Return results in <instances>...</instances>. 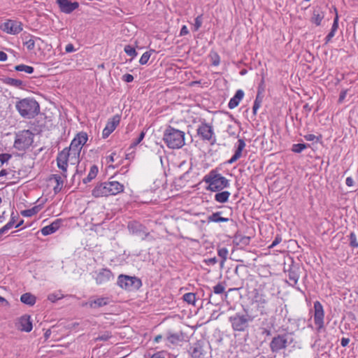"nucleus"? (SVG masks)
Returning a JSON list of instances; mask_svg holds the SVG:
<instances>
[{
  "instance_id": "nucleus-48",
  "label": "nucleus",
  "mask_w": 358,
  "mask_h": 358,
  "mask_svg": "<svg viewBox=\"0 0 358 358\" xmlns=\"http://www.w3.org/2000/svg\"><path fill=\"white\" fill-rule=\"evenodd\" d=\"M334 12L336 13V16L334 19V22H333V24H332V27H331V29L332 30H334V31H337L338 28V10H337V8L334 6Z\"/></svg>"
},
{
  "instance_id": "nucleus-40",
  "label": "nucleus",
  "mask_w": 358,
  "mask_h": 358,
  "mask_svg": "<svg viewBox=\"0 0 358 358\" xmlns=\"http://www.w3.org/2000/svg\"><path fill=\"white\" fill-rule=\"evenodd\" d=\"M217 254H218L219 257H220L222 258V261L220 262V266H221V267H222L225 261L227 260V258L228 250L226 248H220L217 250Z\"/></svg>"
},
{
  "instance_id": "nucleus-46",
  "label": "nucleus",
  "mask_w": 358,
  "mask_h": 358,
  "mask_svg": "<svg viewBox=\"0 0 358 358\" xmlns=\"http://www.w3.org/2000/svg\"><path fill=\"white\" fill-rule=\"evenodd\" d=\"M350 245L352 248L358 247V241L354 232H351L350 234Z\"/></svg>"
},
{
  "instance_id": "nucleus-1",
  "label": "nucleus",
  "mask_w": 358,
  "mask_h": 358,
  "mask_svg": "<svg viewBox=\"0 0 358 358\" xmlns=\"http://www.w3.org/2000/svg\"><path fill=\"white\" fill-rule=\"evenodd\" d=\"M203 181L208 185L206 189L210 192H220L230 185L229 180L216 169L211 170L206 175Z\"/></svg>"
},
{
  "instance_id": "nucleus-4",
  "label": "nucleus",
  "mask_w": 358,
  "mask_h": 358,
  "mask_svg": "<svg viewBox=\"0 0 358 358\" xmlns=\"http://www.w3.org/2000/svg\"><path fill=\"white\" fill-rule=\"evenodd\" d=\"M244 311L245 313H236L229 317L231 328L235 331H245L255 319V316L249 315L246 309Z\"/></svg>"
},
{
  "instance_id": "nucleus-44",
  "label": "nucleus",
  "mask_w": 358,
  "mask_h": 358,
  "mask_svg": "<svg viewBox=\"0 0 358 358\" xmlns=\"http://www.w3.org/2000/svg\"><path fill=\"white\" fill-rule=\"evenodd\" d=\"M111 337H112L111 332L105 331L103 334H100L97 338H96V341H107Z\"/></svg>"
},
{
  "instance_id": "nucleus-60",
  "label": "nucleus",
  "mask_w": 358,
  "mask_h": 358,
  "mask_svg": "<svg viewBox=\"0 0 358 358\" xmlns=\"http://www.w3.org/2000/svg\"><path fill=\"white\" fill-rule=\"evenodd\" d=\"M217 260L216 257L209 258V259L204 260V262L208 266L214 265L217 263Z\"/></svg>"
},
{
  "instance_id": "nucleus-59",
  "label": "nucleus",
  "mask_w": 358,
  "mask_h": 358,
  "mask_svg": "<svg viewBox=\"0 0 358 358\" xmlns=\"http://www.w3.org/2000/svg\"><path fill=\"white\" fill-rule=\"evenodd\" d=\"M335 33H336V31L331 29V31H329V33L327 34V36L325 38L326 43H329L331 40V38L334 36Z\"/></svg>"
},
{
  "instance_id": "nucleus-63",
  "label": "nucleus",
  "mask_w": 358,
  "mask_h": 358,
  "mask_svg": "<svg viewBox=\"0 0 358 358\" xmlns=\"http://www.w3.org/2000/svg\"><path fill=\"white\" fill-rule=\"evenodd\" d=\"M65 51L66 52H72L75 51L73 45L71 43L67 44L65 48Z\"/></svg>"
},
{
  "instance_id": "nucleus-21",
  "label": "nucleus",
  "mask_w": 358,
  "mask_h": 358,
  "mask_svg": "<svg viewBox=\"0 0 358 358\" xmlns=\"http://www.w3.org/2000/svg\"><path fill=\"white\" fill-rule=\"evenodd\" d=\"M109 303V299L108 297H99L96 299H90L86 302L85 306H89L93 309H97L101 307L105 306Z\"/></svg>"
},
{
  "instance_id": "nucleus-23",
  "label": "nucleus",
  "mask_w": 358,
  "mask_h": 358,
  "mask_svg": "<svg viewBox=\"0 0 358 358\" xmlns=\"http://www.w3.org/2000/svg\"><path fill=\"white\" fill-rule=\"evenodd\" d=\"M245 142L244 139L239 138L238 140V145H237L235 153L231 157V159L227 161V163L229 164H231L234 163L235 162H236L241 157L242 152H243V149L245 148Z\"/></svg>"
},
{
  "instance_id": "nucleus-7",
  "label": "nucleus",
  "mask_w": 358,
  "mask_h": 358,
  "mask_svg": "<svg viewBox=\"0 0 358 358\" xmlns=\"http://www.w3.org/2000/svg\"><path fill=\"white\" fill-rule=\"evenodd\" d=\"M87 138V134L82 131L78 133L72 140L68 150L73 156L74 161H78L83 145L86 143Z\"/></svg>"
},
{
  "instance_id": "nucleus-12",
  "label": "nucleus",
  "mask_w": 358,
  "mask_h": 358,
  "mask_svg": "<svg viewBox=\"0 0 358 358\" xmlns=\"http://www.w3.org/2000/svg\"><path fill=\"white\" fill-rule=\"evenodd\" d=\"M127 227L131 234L139 236L142 240H145L149 235L146 227L137 221L129 222Z\"/></svg>"
},
{
  "instance_id": "nucleus-11",
  "label": "nucleus",
  "mask_w": 358,
  "mask_h": 358,
  "mask_svg": "<svg viewBox=\"0 0 358 358\" xmlns=\"http://www.w3.org/2000/svg\"><path fill=\"white\" fill-rule=\"evenodd\" d=\"M188 352L192 358H204L207 354V345L203 341H198L190 346Z\"/></svg>"
},
{
  "instance_id": "nucleus-38",
  "label": "nucleus",
  "mask_w": 358,
  "mask_h": 358,
  "mask_svg": "<svg viewBox=\"0 0 358 358\" xmlns=\"http://www.w3.org/2000/svg\"><path fill=\"white\" fill-rule=\"evenodd\" d=\"M182 299L184 300V301L187 302L188 304L195 306L196 294L192 292L186 293L182 296Z\"/></svg>"
},
{
  "instance_id": "nucleus-37",
  "label": "nucleus",
  "mask_w": 358,
  "mask_h": 358,
  "mask_svg": "<svg viewBox=\"0 0 358 358\" xmlns=\"http://www.w3.org/2000/svg\"><path fill=\"white\" fill-rule=\"evenodd\" d=\"M14 69L17 71H24L29 74H31L34 71V67L25 64H19L15 66Z\"/></svg>"
},
{
  "instance_id": "nucleus-25",
  "label": "nucleus",
  "mask_w": 358,
  "mask_h": 358,
  "mask_svg": "<svg viewBox=\"0 0 358 358\" xmlns=\"http://www.w3.org/2000/svg\"><path fill=\"white\" fill-rule=\"evenodd\" d=\"M324 17V12L322 11L320 8H316L313 12L310 22L315 24L316 26H320Z\"/></svg>"
},
{
  "instance_id": "nucleus-24",
  "label": "nucleus",
  "mask_w": 358,
  "mask_h": 358,
  "mask_svg": "<svg viewBox=\"0 0 358 358\" xmlns=\"http://www.w3.org/2000/svg\"><path fill=\"white\" fill-rule=\"evenodd\" d=\"M108 188L110 192V195H116L124 191V187L122 184L117 181L107 182Z\"/></svg>"
},
{
  "instance_id": "nucleus-50",
  "label": "nucleus",
  "mask_w": 358,
  "mask_h": 358,
  "mask_svg": "<svg viewBox=\"0 0 358 358\" xmlns=\"http://www.w3.org/2000/svg\"><path fill=\"white\" fill-rule=\"evenodd\" d=\"M282 241V237L280 235L278 234L274 240L273 241L272 243L268 246V249L273 248L277 245H278Z\"/></svg>"
},
{
  "instance_id": "nucleus-9",
  "label": "nucleus",
  "mask_w": 358,
  "mask_h": 358,
  "mask_svg": "<svg viewBox=\"0 0 358 358\" xmlns=\"http://www.w3.org/2000/svg\"><path fill=\"white\" fill-rule=\"evenodd\" d=\"M197 135L203 141H209L211 145H213L216 141V137L214 134L213 127L206 123L202 122L196 129Z\"/></svg>"
},
{
  "instance_id": "nucleus-39",
  "label": "nucleus",
  "mask_w": 358,
  "mask_h": 358,
  "mask_svg": "<svg viewBox=\"0 0 358 358\" xmlns=\"http://www.w3.org/2000/svg\"><path fill=\"white\" fill-rule=\"evenodd\" d=\"M310 147L309 144L297 143L292 145V151L294 153H301L304 149Z\"/></svg>"
},
{
  "instance_id": "nucleus-64",
  "label": "nucleus",
  "mask_w": 358,
  "mask_h": 358,
  "mask_svg": "<svg viewBox=\"0 0 358 358\" xmlns=\"http://www.w3.org/2000/svg\"><path fill=\"white\" fill-rule=\"evenodd\" d=\"M189 33V30L186 25H183L180 29V35L185 36Z\"/></svg>"
},
{
  "instance_id": "nucleus-35",
  "label": "nucleus",
  "mask_w": 358,
  "mask_h": 358,
  "mask_svg": "<svg viewBox=\"0 0 358 358\" xmlns=\"http://www.w3.org/2000/svg\"><path fill=\"white\" fill-rule=\"evenodd\" d=\"M85 171V165L84 164H80L78 162L77 166H76V173L73 176L72 180L73 181L78 180V182H80V177L79 176H81L84 172Z\"/></svg>"
},
{
  "instance_id": "nucleus-14",
  "label": "nucleus",
  "mask_w": 358,
  "mask_h": 358,
  "mask_svg": "<svg viewBox=\"0 0 358 358\" xmlns=\"http://www.w3.org/2000/svg\"><path fill=\"white\" fill-rule=\"evenodd\" d=\"M314 322L315 325L317 327V330L320 331L324 327V313L322 303L316 301L314 302Z\"/></svg>"
},
{
  "instance_id": "nucleus-28",
  "label": "nucleus",
  "mask_w": 358,
  "mask_h": 358,
  "mask_svg": "<svg viewBox=\"0 0 358 358\" xmlns=\"http://www.w3.org/2000/svg\"><path fill=\"white\" fill-rule=\"evenodd\" d=\"M3 83L10 85L19 89H24L25 87V84L24 82L20 79H15L13 78L6 77L2 79Z\"/></svg>"
},
{
  "instance_id": "nucleus-41",
  "label": "nucleus",
  "mask_w": 358,
  "mask_h": 358,
  "mask_svg": "<svg viewBox=\"0 0 358 358\" xmlns=\"http://www.w3.org/2000/svg\"><path fill=\"white\" fill-rule=\"evenodd\" d=\"M57 166L63 171L62 176L66 177L68 161H57Z\"/></svg>"
},
{
  "instance_id": "nucleus-16",
  "label": "nucleus",
  "mask_w": 358,
  "mask_h": 358,
  "mask_svg": "<svg viewBox=\"0 0 358 358\" xmlns=\"http://www.w3.org/2000/svg\"><path fill=\"white\" fill-rule=\"evenodd\" d=\"M57 3L62 12L69 14L79 7L77 1L71 2L69 0H57Z\"/></svg>"
},
{
  "instance_id": "nucleus-19",
  "label": "nucleus",
  "mask_w": 358,
  "mask_h": 358,
  "mask_svg": "<svg viewBox=\"0 0 358 358\" xmlns=\"http://www.w3.org/2000/svg\"><path fill=\"white\" fill-rule=\"evenodd\" d=\"M299 267L295 265H292L288 271V277L290 281L293 282L292 284H290L292 286L294 287L295 289L302 293H304L299 287H296L299 279Z\"/></svg>"
},
{
  "instance_id": "nucleus-30",
  "label": "nucleus",
  "mask_w": 358,
  "mask_h": 358,
  "mask_svg": "<svg viewBox=\"0 0 358 358\" xmlns=\"http://www.w3.org/2000/svg\"><path fill=\"white\" fill-rule=\"evenodd\" d=\"M222 214V212L217 211L215 213H213L212 215H209L208 217V222H227L229 221V219L227 217H222L221 215Z\"/></svg>"
},
{
  "instance_id": "nucleus-2",
  "label": "nucleus",
  "mask_w": 358,
  "mask_h": 358,
  "mask_svg": "<svg viewBox=\"0 0 358 358\" xmlns=\"http://www.w3.org/2000/svg\"><path fill=\"white\" fill-rule=\"evenodd\" d=\"M15 107L20 115L27 119L34 118L40 112L38 103L31 98H25L17 101Z\"/></svg>"
},
{
  "instance_id": "nucleus-47",
  "label": "nucleus",
  "mask_w": 358,
  "mask_h": 358,
  "mask_svg": "<svg viewBox=\"0 0 358 358\" xmlns=\"http://www.w3.org/2000/svg\"><path fill=\"white\" fill-rule=\"evenodd\" d=\"M304 138L307 141H315L316 142H318L320 141V139L322 138V135H320V136H315L314 134H306L304 136Z\"/></svg>"
},
{
  "instance_id": "nucleus-32",
  "label": "nucleus",
  "mask_w": 358,
  "mask_h": 358,
  "mask_svg": "<svg viewBox=\"0 0 358 358\" xmlns=\"http://www.w3.org/2000/svg\"><path fill=\"white\" fill-rule=\"evenodd\" d=\"M216 192L217 193L215 194L214 199L217 202L224 203L228 201L231 195L229 192L222 190Z\"/></svg>"
},
{
  "instance_id": "nucleus-8",
  "label": "nucleus",
  "mask_w": 358,
  "mask_h": 358,
  "mask_svg": "<svg viewBox=\"0 0 358 358\" xmlns=\"http://www.w3.org/2000/svg\"><path fill=\"white\" fill-rule=\"evenodd\" d=\"M292 342V338H289L288 334H278L272 338L269 346L272 352H278L285 349Z\"/></svg>"
},
{
  "instance_id": "nucleus-61",
  "label": "nucleus",
  "mask_w": 358,
  "mask_h": 358,
  "mask_svg": "<svg viewBox=\"0 0 358 358\" xmlns=\"http://www.w3.org/2000/svg\"><path fill=\"white\" fill-rule=\"evenodd\" d=\"M261 104L262 103H259V101H254V104H253V107H252V113H253L254 115H255L257 114V111L261 106Z\"/></svg>"
},
{
  "instance_id": "nucleus-27",
  "label": "nucleus",
  "mask_w": 358,
  "mask_h": 358,
  "mask_svg": "<svg viewBox=\"0 0 358 358\" xmlns=\"http://www.w3.org/2000/svg\"><path fill=\"white\" fill-rule=\"evenodd\" d=\"M167 340L171 344H178L184 340V335L182 331L179 332H168Z\"/></svg>"
},
{
  "instance_id": "nucleus-3",
  "label": "nucleus",
  "mask_w": 358,
  "mask_h": 358,
  "mask_svg": "<svg viewBox=\"0 0 358 358\" xmlns=\"http://www.w3.org/2000/svg\"><path fill=\"white\" fill-rule=\"evenodd\" d=\"M163 140L171 149H179L185 145V133L169 126L164 132Z\"/></svg>"
},
{
  "instance_id": "nucleus-57",
  "label": "nucleus",
  "mask_w": 358,
  "mask_h": 358,
  "mask_svg": "<svg viewBox=\"0 0 358 358\" xmlns=\"http://www.w3.org/2000/svg\"><path fill=\"white\" fill-rule=\"evenodd\" d=\"M134 76L131 75V74H129V73H127V74H124L123 75L122 79L123 81L126 82V83H131L134 80Z\"/></svg>"
},
{
  "instance_id": "nucleus-62",
  "label": "nucleus",
  "mask_w": 358,
  "mask_h": 358,
  "mask_svg": "<svg viewBox=\"0 0 358 358\" xmlns=\"http://www.w3.org/2000/svg\"><path fill=\"white\" fill-rule=\"evenodd\" d=\"M150 358H165L164 357V352L161 351V352H157L155 354H153Z\"/></svg>"
},
{
  "instance_id": "nucleus-17",
  "label": "nucleus",
  "mask_w": 358,
  "mask_h": 358,
  "mask_svg": "<svg viewBox=\"0 0 358 358\" xmlns=\"http://www.w3.org/2000/svg\"><path fill=\"white\" fill-rule=\"evenodd\" d=\"M120 117L115 115L111 119L108 120L105 128L102 132V136L106 138L115 129L116 127L119 124Z\"/></svg>"
},
{
  "instance_id": "nucleus-20",
  "label": "nucleus",
  "mask_w": 358,
  "mask_h": 358,
  "mask_svg": "<svg viewBox=\"0 0 358 358\" xmlns=\"http://www.w3.org/2000/svg\"><path fill=\"white\" fill-rule=\"evenodd\" d=\"M17 328L20 331L30 332L33 328L31 317L28 315H24L20 317L19 319Z\"/></svg>"
},
{
  "instance_id": "nucleus-18",
  "label": "nucleus",
  "mask_w": 358,
  "mask_h": 358,
  "mask_svg": "<svg viewBox=\"0 0 358 358\" xmlns=\"http://www.w3.org/2000/svg\"><path fill=\"white\" fill-rule=\"evenodd\" d=\"M107 182L98 183L92 192V194L94 197H102L108 196L110 195V192L108 188Z\"/></svg>"
},
{
  "instance_id": "nucleus-22",
  "label": "nucleus",
  "mask_w": 358,
  "mask_h": 358,
  "mask_svg": "<svg viewBox=\"0 0 358 358\" xmlns=\"http://www.w3.org/2000/svg\"><path fill=\"white\" fill-rule=\"evenodd\" d=\"M62 222L60 219L55 220L50 224L43 227L41 229V234L43 236H48L56 232L59 229Z\"/></svg>"
},
{
  "instance_id": "nucleus-13",
  "label": "nucleus",
  "mask_w": 358,
  "mask_h": 358,
  "mask_svg": "<svg viewBox=\"0 0 358 358\" xmlns=\"http://www.w3.org/2000/svg\"><path fill=\"white\" fill-rule=\"evenodd\" d=\"M0 28L8 34H17L22 30V24L20 22L8 20L5 22Z\"/></svg>"
},
{
  "instance_id": "nucleus-55",
  "label": "nucleus",
  "mask_w": 358,
  "mask_h": 358,
  "mask_svg": "<svg viewBox=\"0 0 358 358\" xmlns=\"http://www.w3.org/2000/svg\"><path fill=\"white\" fill-rule=\"evenodd\" d=\"M12 227V224L8 222L5 226L0 229V236L4 234L7 231H8Z\"/></svg>"
},
{
  "instance_id": "nucleus-15",
  "label": "nucleus",
  "mask_w": 358,
  "mask_h": 358,
  "mask_svg": "<svg viewBox=\"0 0 358 358\" xmlns=\"http://www.w3.org/2000/svg\"><path fill=\"white\" fill-rule=\"evenodd\" d=\"M94 279L96 284L102 285L114 279V275L108 268H101L99 271L95 272Z\"/></svg>"
},
{
  "instance_id": "nucleus-33",
  "label": "nucleus",
  "mask_w": 358,
  "mask_h": 358,
  "mask_svg": "<svg viewBox=\"0 0 358 358\" xmlns=\"http://www.w3.org/2000/svg\"><path fill=\"white\" fill-rule=\"evenodd\" d=\"M20 301L22 303L31 306L35 304L36 298L31 293L27 292L21 296Z\"/></svg>"
},
{
  "instance_id": "nucleus-58",
  "label": "nucleus",
  "mask_w": 358,
  "mask_h": 358,
  "mask_svg": "<svg viewBox=\"0 0 358 358\" xmlns=\"http://www.w3.org/2000/svg\"><path fill=\"white\" fill-rule=\"evenodd\" d=\"M17 218H18V214L17 213H15L14 212H12L11 215H10V220L8 222L12 224V226L13 227V225L15 224Z\"/></svg>"
},
{
  "instance_id": "nucleus-51",
  "label": "nucleus",
  "mask_w": 358,
  "mask_h": 358,
  "mask_svg": "<svg viewBox=\"0 0 358 358\" xmlns=\"http://www.w3.org/2000/svg\"><path fill=\"white\" fill-rule=\"evenodd\" d=\"M11 157H12V155L8 153L0 154V162L3 164L5 162H7Z\"/></svg>"
},
{
  "instance_id": "nucleus-56",
  "label": "nucleus",
  "mask_w": 358,
  "mask_h": 358,
  "mask_svg": "<svg viewBox=\"0 0 358 358\" xmlns=\"http://www.w3.org/2000/svg\"><path fill=\"white\" fill-rule=\"evenodd\" d=\"M24 45L27 46V48L29 50H31L34 48L35 47V43H34V41L32 40V39H29L27 41H26L24 43Z\"/></svg>"
},
{
  "instance_id": "nucleus-43",
  "label": "nucleus",
  "mask_w": 358,
  "mask_h": 358,
  "mask_svg": "<svg viewBox=\"0 0 358 358\" xmlns=\"http://www.w3.org/2000/svg\"><path fill=\"white\" fill-rule=\"evenodd\" d=\"M152 52H154V50L147 51L143 54V55L141 56V57L140 58V60H139V63L141 65H145L148 63V62L151 56Z\"/></svg>"
},
{
  "instance_id": "nucleus-42",
  "label": "nucleus",
  "mask_w": 358,
  "mask_h": 358,
  "mask_svg": "<svg viewBox=\"0 0 358 358\" xmlns=\"http://www.w3.org/2000/svg\"><path fill=\"white\" fill-rule=\"evenodd\" d=\"M124 50L129 56H131L132 58H134L138 54L135 48L130 45H125Z\"/></svg>"
},
{
  "instance_id": "nucleus-26",
  "label": "nucleus",
  "mask_w": 358,
  "mask_h": 358,
  "mask_svg": "<svg viewBox=\"0 0 358 358\" xmlns=\"http://www.w3.org/2000/svg\"><path fill=\"white\" fill-rule=\"evenodd\" d=\"M244 96V92L242 90H238L235 95L229 100L228 106L230 109H233L238 106L241 100Z\"/></svg>"
},
{
  "instance_id": "nucleus-29",
  "label": "nucleus",
  "mask_w": 358,
  "mask_h": 358,
  "mask_svg": "<svg viewBox=\"0 0 358 358\" xmlns=\"http://www.w3.org/2000/svg\"><path fill=\"white\" fill-rule=\"evenodd\" d=\"M234 243L241 247L247 246L250 244V237L247 236H243L239 234H236L234 238Z\"/></svg>"
},
{
  "instance_id": "nucleus-54",
  "label": "nucleus",
  "mask_w": 358,
  "mask_h": 358,
  "mask_svg": "<svg viewBox=\"0 0 358 358\" xmlns=\"http://www.w3.org/2000/svg\"><path fill=\"white\" fill-rule=\"evenodd\" d=\"M62 296L61 294H50L48 295V299L49 301H50L52 302H55L57 300L62 299Z\"/></svg>"
},
{
  "instance_id": "nucleus-5",
  "label": "nucleus",
  "mask_w": 358,
  "mask_h": 358,
  "mask_svg": "<svg viewBox=\"0 0 358 358\" xmlns=\"http://www.w3.org/2000/svg\"><path fill=\"white\" fill-rule=\"evenodd\" d=\"M34 142V134L29 130L20 131L15 134L14 148L20 151L29 148Z\"/></svg>"
},
{
  "instance_id": "nucleus-45",
  "label": "nucleus",
  "mask_w": 358,
  "mask_h": 358,
  "mask_svg": "<svg viewBox=\"0 0 358 358\" xmlns=\"http://www.w3.org/2000/svg\"><path fill=\"white\" fill-rule=\"evenodd\" d=\"M145 135V132L144 131H142L138 137L131 144L130 148H135L137 145H138L144 138Z\"/></svg>"
},
{
  "instance_id": "nucleus-31",
  "label": "nucleus",
  "mask_w": 358,
  "mask_h": 358,
  "mask_svg": "<svg viewBox=\"0 0 358 358\" xmlns=\"http://www.w3.org/2000/svg\"><path fill=\"white\" fill-rule=\"evenodd\" d=\"M71 158L72 161V164H75L76 161H74L73 156L71 154V152L68 150V148H64L62 151L59 152L57 157V161H69V159Z\"/></svg>"
},
{
  "instance_id": "nucleus-36",
  "label": "nucleus",
  "mask_w": 358,
  "mask_h": 358,
  "mask_svg": "<svg viewBox=\"0 0 358 358\" xmlns=\"http://www.w3.org/2000/svg\"><path fill=\"white\" fill-rule=\"evenodd\" d=\"M40 209V206H36L31 208L21 211V215H23L24 217H31L38 213Z\"/></svg>"
},
{
  "instance_id": "nucleus-6",
  "label": "nucleus",
  "mask_w": 358,
  "mask_h": 358,
  "mask_svg": "<svg viewBox=\"0 0 358 358\" xmlns=\"http://www.w3.org/2000/svg\"><path fill=\"white\" fill-rule=\"evenodd\" d=\"M117 284L126 290H137L142 286V281L136 276L120 274L117 278Z\"/></svg>"
},
{
  "instance_id": "nucleus-49",
  "label": "nucleus",
  "mask_w": 358,
  "mask_h": 358,
  "mask_svg": "<svg viewBox=\"0 0 358 358\" xmlns=\"http://www.w3.org/2000/svg\"><path fill=\"white\" fill-rule=\"evenodd\" d=\"M224 291V287L221 283H218L213 287V292L216 294H222Z\"/></svg>"
},
{
  "instance_id": "nucleus-10",
  "label": "nucleus",
  "mask_w": 358,
  "mask_h": 358,
  "mask_svg": "<svg viewBox=\"0 0 358 358\" xmlns=\"http://www.w3.org/2000/svg\"><path fill=\"white\" fill-rule=\"evenodd\" d=\"M253 293V303L257 304V310L261 315L266 314V306L268 301L267 294L261 289H255Z\"/></svg>"
},
{
  "instance_id": "nucleus-34",
  "label": "nucleus",
  "mask_w": 358,
  "mask_h": 358,
  "mask_svg": "<svg viewBox=\"0 0 358 358\" xmlns=\"http://www.w3.org/2000/svg\"><path fill=\"white\" fill-rule=\"evenodd\" d=\"M99 169L98 166L95 164L91 166L90 172L87 176L83 179V182L84 184H87L91 182L93 179H94L98 173Z\"/></svg>"
},
{
  "instance_id": "nucleus-52",
  "label": "nucleus",
  "mask_w": 358,
  "mask_h": 358,
  "mask_svg": "<svg viewBox=\"0 0 358 358\" xmlns=\"http://www.w3.org/2000/svg\"><path fill=\"white\" fill-rule=\"evenodd\" d=\"M201 24H202V16L199 15L195 18L194 30L197 31L201 27Z\"/></svg>"
},
{
  "instance_id": "nucleus-53",
  "label": "nucleus",
  "mask_w": 358,
  "mask_h": 358,
  "mask_svg": "<svg viewBox=\"0 0 358 358\" xmlns=\"http://www.w3.org/2000/svg\"><path fill=\"white\" fill-rule=\"evenodd\" d=\"M50 179H54L56 182L57 185H64V181L61 177V176L58 174H53L51 176Z\"/></svg>"
}]
</instances>
